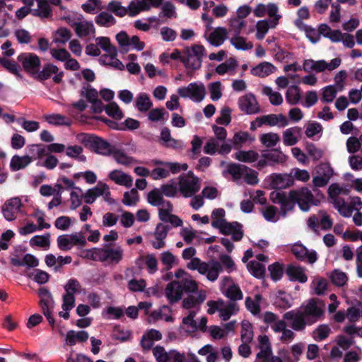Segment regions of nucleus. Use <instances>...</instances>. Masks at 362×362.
<instances>
[{
	"mask_svg": "<svg viewBox=\"0 0 362 362\" xmlns=\"http://www.w3.org/2000/svg\"><path fill=\"white\" fill-rule=\"evenodd\" d=\"M67 23L74 28L76 35L80 37H94L95 28L92 21L84 18L81 14H76L74 16L66 18Z\"/></svg>",
	"mask_w": 362,
	"mask_h": 362,
	"instance_id": "nucleus-7",
	"label": "nucleus"
},
{
	"mask_svg": "<svg viewBox=\"0 0 362 362\" xmlns=\"http://www.w3.org/2000/svg\"><path fill=\"white\" fill-rule=\"evenodd\" d=\"M108 177L115 184L124 186L126 187H132L133 183V179L129 175L119 170L110 171L108 174Z\"/></svg>",
	"mask_w": 362,
	"mask_h": 362,
	"instance_id": "nucleus-32",
	"label": "nucleus"
},
{
	"mask_svg": "<svg viewBox=\"0 0 362 362\" xmlns=\"http://www.w3.org/2000/svg\"><path fill=\"white\" fill-rule=\"evenodd\" d=\"M64 288L65 291L64 294L72 296H75L76 294L81 293L83 290L80 282L76 279H69L64 286Z\"/></svg>",
	"mask_w": 362,
	"mask_h": 362,
	"instance_id": "nucleus-54",
	"label": "nucleus"
},
{
	"mask_svg": "<svg viewBox=\"0 0 362 362\" xmlns=\"http://www.w3.org/2000/svg\"><path fill=\"white\" fill-rule=\"evenodd\" d=\"M107 9L119 17H124L128 15V8L123 6L119 1L114 0L109 2Z\"/></svg>",
	"mask_w": 362,
	"mask_h": 362,
	"instance_id": "nucleus-58",
	"label": "nucleus"
},
{
	"mask_svg": "<svg viewBox=\"0 0 362 362\" xmlns=\"http://www.w3.org/2000/svg\"><path fill=\"white\" fill-rule=\"evenodd\" d=\"M272 331L274 333L281 334L279 337V339L284 344H289L295 338V333L293 330L287 327V324L285 320H280L274 325V326H272Z\"/></svg>",
	"mask_w": 362,
	"mask_h": 362,
	"instance_id": "nucleus-28",
	"label": "nucleus"
},
{
	"mask_svg": "<svg viewBox=\"0 0 362 362\" xmlns=\"http://www.w3.org/2000/svg\"><path fill=\"white\" fill-rule=\"evenodd\" d=\"M117 50L115 53H107L100 57V63L104 65L110 66L118 70H124V65L117 58Z\"/></svg>",
	"mask_w": 362,
	"mask_h": 362,
	"instance_id": "nucleus-38",
	"label": "nucleus"
},
{
	"mask_svg": "<svg viewBox=\"0 0 362 362\" xmlns=\"http://www.w3.org/2000/svg\"><path fill=\"white\" fill-rule=\"evenodd\" d=\"M84 143L86 146L92 151L103 156L111 155L116 146L110 144L102 137H87Z\"/></svg>",
	"mask_w": 362,
	"mask_h": 362,
	"instance_id": "nucleus-16",
	"label": "nucleus"
},
{
	"mask_svg": "<svg viewBox=\"0 0 362 362\" xmlns=\"http://www.w3.org/2000/svg\"><path fill=\"white\" fill-rule=\"evenodd\" d=\"M94 191L95 196L98 197H102L103 199L110 204H114L115 201L111 197V192L108 185L102 182H98L97 185L92 188Z\"/></svg>",
	"mask_w": 362,
	"mask_h": 362,
	"instance_id": "nucleus-41",
	"label": "nucleus"
},
{
	"mask_svg": "<svg viewBox=\"0 0 362 362\" xmlns=\"http://www.w3.org/2000/svg\"><path fill=\"white\" fill-rule=\"evenodd\" d=\"M238 66L237 60L235 58H230L228 61L218 65L215 71L221 76L226 74L234 75L236 73Z\"/></svg>",
	"mask_w": 362,
	"mask_h": 362,
	"instance_id": "nucleus-40",
	"label": "nucleus"
},
{
	"mask_svg": "<svg viewBox=\"0 0 362 362\" xmlns=\"http://www.w3.org/2000/svg\"><path fill=\"white\" fill-rule=\"evenodd\" d=\"M219 289L222 294L230 300V302L241 300L243 293L238 284H235L230 276H223L219 282Z\"/></svg>",
	"mask_w": 362,
	"mask_h": 362,
	"instance_id": "nucleus-12",
	"label": "nucleus"
},
{
	"mask_svg": "<svg viewBox=\"0 0 362 362\" xmlns=\"http://www.w3.org/2000/svg\"><path fill=\"white\" fill-rule=\"evenodd\" d=\"M89 335L86 331L69 330L66 334L64 341L66 345L72 346L76 345L77 343L86 341Z\"/></svg>",
	"mask_w": 362,
	"mask_h": 362,
	"instance_id": "nucleus-34",
	"label": "nucleus"
},
{
	"mask_svg": "<svg viewBox=\"0 0 362 362\" xmlns=\"http://www.w3.org/2000/svg\"><path fill=\"white\" fill-rule=\"evenodd\" d=\"M196 250L189 247L182 251V257L190 261L187 264V267L190 270H196L201 275L206 276L209 281H216L220 273L222 272V267L217 260L203 262L198 257H194Z\"/></svg>",
	"mask_w": 362,
	"mask_h": 362,
	"instance_id": "nucleus-2",
	"label": "nucleus"
},
{
	"mask_svg": "<svg viewBox=\"0 0 362 362\" xmlns=\"http://www.w3.org/2000/svg\"><path fill=\"white\" fill-rule=\"evenodd\" d=\"M122 148L120 146L116 145L112 151L111 155L113 156L116 162L119 164L124 165H129L135 162L132 157L127 156L122 152Z\"/></svg>",
	"mask_w": 362,
	"mask_h": 362,
	"instance_id": "nucleus-46",
	"label": "nucleus"
},
{
	"mask_svg": "<svg viewBox=\"0 0 362 362\" xmlns=\"http://www.w3.org/2000/svg\"><path fill=\"white\" fill-rule=\"evenodd\" d=\"M262 299L260 295H255L252 298L247 297L245 299V306L247 309L254 315H259L260 313L259 303Z\"/></svg>",
	"mask_w": 362,
	"mask_h": 362,
	"instance_id": "nucleus-59",
	"label": "nucleus"
},
{
	"mask_svg": "<svg viewBox=\"0 0 362 362\" xmlns=\"http://www.w3.org/2000/svg\"><path fill=\"white\" fill-rule=\"evenodd\" d=\"M228 24L229 27L228 33H233L234 35L240 34L243 29L246 25L245 20H240L234 16L228 19Z\"/></svg>",
	"mask_w": 362,
	"mask_h": 362,
	"instance_id": "nucleus-57",
	"label": "nucleus"
},
{
	"mask_svg": "<svg viewBox=\"0 0 362 362\" xmlns=\"http://www.w3.org/2000/svg\"><path fill=\"white\" fill-rule=\"evenodd\" d=\"M40 298V305L42 311L48 320L49 325H53L54 319L52 316V310L54 306V301L49 291L45 287L40 288L38 291Z\"/></svg>",
	"mask_w": 362,
	"mask_h": 362,
	"instance_id": "nucleus-15",
	"label": "nucleus"
},
{
	"mask_svg": "<svg viewBox=\"0 0 362 362\" xmlns=\"http://www.w3.org/2000/svg\"><path fill=\"white\" fill-rule=\"evenodd\" d=\"M21 200L18 197H12L5 202L1 206V212L4 218L8 221H14L22 207Z\"/></svg>",
	"mask_w": 362,
	"mask_h": 362,
	"instance_id": "nucleus-21",
	"label": "nucleus"
},
{
	"mask_svg": "<svg viewBox=\"0 0 362 362\" xmlns=\"http://www.w3.org/2000/svg\"><path fill=\"white\" fill-rule=\"evenodd\" d=\"M293 185L291 173L273 174L271 175V186L274 189H285Z\"/></svg>",
	"mask_w": 362,
	"mask_h": 362,
	"instance_id": "nucleus-31",
	"label": "nucleus"
},
{
	"mask_svg": "<svg viewBox=\"0 0 362 362\" xmlns=\"http://www.w3.org/2000/svg\"><path fill=\"white\" fill-rule=\"evenodd\" d=\"M206 305L209 307L208 314L214 315L216 312H218L220 318L224 321L228 320L232 315H235L239 311V305L237 303H226L221 298L216 300H209Z\"/></svg>",
	"mask_w": 362,
	"mask_h": 362,
	"instance_id": "nucleus-6",
	"label": "nucleus"
},
{
	"mask_svg": "<svg viewBox=\"0 0 362 362\" xmlns=\"http://www.w3.org/2000/svg\"><path fill=\"white\" fill-rule=\"evenodd\" d=\"M115 38L119 47L123 52H127L132 49L141 51L145 47V42L141 41L137 35L130 37L125 31L118 33Z\"/></svg>",
	"mask_w": 362,
	"mask_h": 362,
	"instance_id": "nucleus-11",
	"label": "nucleus"
},
{
	"mask_svg": "<svg viewBox=\"0 0 362 362\" xmlns=\"http://www.w3.org/2000/svg\"><path fill=\"white\" fill-rule=\"evenodd\" d=\"M339 91L334 85H329L324 87L322 89V98L321 100L322 103H332L336 98L337 92Z\"/></svg>",
	"mask_w": 362,
	"mask_h": 362,
	"instance_id": "nucleus-63",
	"label": "nucleus"
},
{
	"mask_svg": "<svg viewBox=\"0 0 362 362\" xmlns=\"http://www.w3.org/2000/svg\"><path fill=\"white\" fill-rule=\"evenodd\" d=\"M292 254L296 259L310 264L315 263L317 259V252L313 250H308L301 243H296L291 247Z\"/></svg>",
	"mask_w": 362,
	"mask_h": 362,
	"instance_id": "nucleus-22",
	"label": "nucleus"
},
{
	"mask_svg": "<svg viewBox=\"0 0 362 362\" xmlns=\"http://www.w3.org/2000/svg\"><path fill=\"white\" fill-rule=\"evenodd\" d=\"M124 258V250L119 245H105L99 249V262L109 265L118 264Z\"/></svg>",
	"mask_w": 362,
	"mask_h": 362,
	"instance_id": "nucleus-10",
	"label": "nucleus"
},
{
	"mask_svg": "<svg viewBox=\"0 0 362 362\" xmlns=\"http://www.w3.org/2000/svg\"><path fill=\"white\" fill-rule=\"evenodd\" d=\"M29 244L33 247H38L47 250L50 246V234L35 235L30 240Z\"/></svg>",
	"mask_w": 362,
	"mask_h": 362,
	"instance_id": "nucleus-47",
	"label": "nucleus"
},
{
	"mask_svg": "<svg viewBox=\"0 0 362 362\" xmlns=\"http://www.w3.org/2000/svg\"><path fill=\"white\" fill-rule=\"evenodd\" d=\"M238 105L240 110L246 115H255L261 112L256 97L251 93L240 96L238 100Z\"/></svg>",
	"mask_w": 362,
	"mask_h": 362,
	"instance_id": "nucleus-17",
	"label": "nucleus"
},
{
	"mask_svg": "<svg viewBox=\"0 0 362 362\" xmlns=\"http://www.w3.org/2000/svg\"><path fill=\"white\" fill-rule=\"evenodd\" d=\"M276 68L272 63L264 62L253 67L250 72L253 76L264 78L274 73Z\"/></svg>",
	"mask_w": 362,
	"mask_h": 362,
	"instance_id": "nucleus-36",
	"label": "nucleus"
},
{
	"mask_svg": "<svg viewBox=\"0 0 362 362\" xmlns=\"http://www.w3.org/2000/svg\"><path fill=\"white\" fill-rule=\"evenodd\" d=\"M169 226L163 223L156 225L153 232L154 240H151V245L155 249H161L165 246V238L169 231Z\"/></svg>",
	"mask_w": 362,
	"mask_h": 362,
	"instance_id": "nucleus-27",
	"label": "nucleus"
},
{
	"mask_svg": "<svg viewBox=\"0 0 362 362\" xmlns=\"http://www.w3.org/2000/svg\"><path fill=\"white\" fill-rule=\"evenodd\" d=\"M228 37V30L225 27L215 28L208 35H206L207 42L214 46L222 45Z\"/></svg>",
	"mask_w": 362,
	"mask_h": 362,
	"instance_id": "nucleus-26",
	"label": "nucleus"
},
{
	"mask_svg": "<svg viewBox=\"0 0 362 362\" xmlns=\"http://www.w3.org/2000/svg\"><path fill=\"white\" fill-rule=\"evenodd\" d=\"M163 196L173 198L177 197L179 192V186L176 185L173 180H170L168 183L162 185L160 187Z\"/></svg>",
	"mask_w": 362,
	"mask_h": 362,
	"instance_id": "nucleus-55",
	"label": "nucleus"
},
{
	"mask_svg": "<svg viewBox=\"0 0 362 362\" xmlns=\"http://www.w3.org/2000/svg\"><path fill=\"white\" fill-rule=\"evenodd\" d=\"M329 197L332 204L336 203L337 200H341L343 198L340 197L341 194L347 195L349 190L340 186L337 183H332L328 189Z\"/></svg>",
	"mask_w": 362,
	"mask_h": 362,
	"instance_id": "nucleus-45",
	"label": "nucleus"
},
{
	"mask_svg": "<svg viewBox=\"0 0 362 362\" xmlns=\"http://www.w3.org/2000/svg\"><path fill=\"white\" fill-rule=\"evenodd\" d=\"M106 114L115 119L119 120L124 117L122 110L115 102L107 105L105 108Z\"/></svg>",
	"mask_w": 362,
	"mask_h": 362,
	"instance_id": "nucleus-64",
	"label": "nucleus"
},
{
	"mask_svg": "<svg viewBox=\"0 0 362 362\" xmlns=\"http://www.w3.org/2000/svg\"><path fill=\"white\" fill-rule=\"evenodd\" d=\"M333 205L341 216L345 218H349L352 216L353 211L350 204L346 202L344 199L337 200Z\"/></svg>",
	"mask_w": 362,
	"mask_h": 362,
	"instance_id": "nucleus-62",
	"label": "nucleus"
},
{
	"mask_svg": "<svg viewBox=\"0 0 362 362\" xmlns=\"http://www.w3.org/2000/svg\"><path fill=\"white\" fill-rule=\"evenodd\" d=\"M52 75L53 81L56 83H59L62 81L64 76L63 71H59V68L52 64L47 63L43 66L42 71L37 73V77L40 80H47Z\"/></svg>",
	"mask_w": 362,
	"mask_h": 362,
	"instance_id": "nucleus-25",
	"label": "nucleus"
},
{
	"mask_svg": "<svg viewBox=\"0 0 362 362\" xmlns=\"http://www.w3.org/2000/svg\"><path fill=\"white\" fill-rule=\"evenodd\" d=\"M286 273L291 281L305 283L308 280L304 269L301 267L290 265L287 267Z\"/></svg>",
	"mask_w": 362,
	"mask_h": 362,
	"instance_id": "nucleus-39",
	"label": "nucleus"
},
{
	"mask_svg": "<svg viewBox=\"0 0 362 362\" xmlns=\"http://www.w3.org/2000/svg\"><path fill=\"white\" fill-rule=\"evenodd\" d=\"M226 137H212L204 146L205 153L213 155L216 153L227 154L231 150V145L228 144Z\"/></svg>",
	"mask_w": 362,
	"mask_h": 362,
	"instance_id": "nucleus-20",
	"label": "nucleus"
},
{
	"mask_svg": "<svg viewBox=\"0 0 362 362\" xmlns=\"http://www.w3.org/2000/svg\"><path fill=\"white\" fill-rule=\"evenodd\" d=\"M341 63V59L339 57L332 59L330 62H327L324 59L313 60L311 59H305L303 62V66H300L297 62L287 64L284 66V71L286 72L294 71L296 72L303 69L305 72H316L320 73L325 71H332L337 69Z\"/></svg>",
	"mask_w": 362,
	"mask_h": 362,
	"instance_id": "nucleus-3",
	"label": "nucleus"
},
{
	"mask_svg": "<svg viewBox=\"0 0 362 362\" xmlns=\"http://www.w3.org/2000/svg\"><path fill=\"white\" fill-rule=\"evenodd\" d=\"M128 15L134 17L142 11H148V4L145 0H132L128 6Z\"/></svg>",
	"mask_w": 362,
	"mask_h": 362,
	"instance_id": "nucleus-43",
	"label": "nucleus"
},
{
	"mask_svg": "<svg viewBox=\"0 0 362 362\" xmlns=\"http://www.w3.org/2000/svg\"><path fill=\"white\" fill-rule=\"evenodd\" d=\"M37 7L33 8L32 15L40 18H49L52 16V8L48 1H39Z\"/></svg>",
	"mask_w": 362,
	"mask_h": 362,
	"instance_id": "nucleus-37",
	"label": "nucleus"
},
{
	"mask_svg": "<svg viewBox=\"0 0 362 362\" xmlns=\"http://www.w3.org/2000/svg\"><path fill=\"white\" fill-rule=\"evenodd\" d=\"M62 311L59 313V315L65 320H68L69 318V312L75 305L76 298L75 296L64 294L62 296Z\"/></svg>",
	"mask_w": 362,
	"mask_h": 362,
	"instance_id": "nucleus-42",
	"label": "nucleus"
},
{
	"mask_svg": "<svg viewBox=\"0 0 362 362\" xmlns=\"http://www.w3.org/2000/svg\"><path fill=\"white\" fill-rule=\"evenodd\" d=\"M184 289L180 281L169 283L165 288V296L170 303H175L181 299Z\"/></svg>",
	"mask_w": 362,
	"mask_h": 362,
	"instance_id": "nucleus-30",
	"label": "nucleus"
},
{
	"mask_svg": "<svg viewBox=\"0 0 362 362\" xmlns=\"http://www.w3.org/2000/svg\"><path fill=\"white\" fill-rule=\"evenodd\" d=\"M182 98H189L194 103H201L206 97V90L204 84L201 81L189 83L187 86H182L177 90Z\"/></svg>",
	"mask_w": 362,
	"mask_h": 362,
	"instance_id": "nucleus-9",
	"label": "nucleus"
},
{
	"mask_svg": "<svg viewBox=\"0 0 362 362\" xmlns=\"http://www.w3.org/2000/svg\"><path fill=\"white\" fill-rule=\"evenodd\" d=\"M270 200L279 204L281 206V216L285 217L288 211H292L298 204L303 211H308L311 204H314V197L308 188L300 190H291L288 193L281 191H273L270 193Z\"/></svg>",
	"mask_w": 362,
	"mask_h": 362,
	"instance_id": "nucleus-1",
	"label": "nucleus"
},
{
	"mask_svg": "<svg viewBox=\"0 0 362 362\" xmlns=\"http://www.w3.org/2000/svg\"><path fill=\"white\" fill-rule=\"evenodd\" d=\"M263 157L267 160L269 165H274L276 163H284L286 160V156L280 151H272L264 152Z\"/></svg>",
	"mask_w": 362,
	"mask_h": 362,
	"instance_id": "nucleus-52",
	"label": "nucleus"
},
{
	"mask_svg": "<svg viewBox=\"0 0 362 362\" xmlns=\"http://www.w3.org/2000/svg\"><path fill=\"white\" fill-rule=\"evenodd\" d=\"M177 180L179 192L185 198L193 197L201 189V180L192 171L180 175Z\"/></svg>",
	"mask_w": 362,
	"mask_h": 362,
	"instance_id": "nucleus-5",
	"label": "nucleus"
},
{
	"mask_svg": "<svg viewBox=\"0 0 362 362\" xmlns=\"http://www.w3.org/2000/svg\"><path fill=\"white\" fill-rule=\"evenodd\" d=\"M0 64L10 73L14 74L17 78H23L21 68L14 61L0 57Z\"/></svg>",
	"mask_w": 362,
	"mask_h": 362,
	"instance_id": "nucleus-50",
	"label": "nucleus"
},
{
	"mask_svg": "<svg viewBox=\"0 0 362 362\" xmlns=\"http://www.w3.org/2000/svg\"><path fill=\"white\" fill-rule=\"evenodd\" d=\"M17 59L26 72L31 75L37 74L40 59L36 54L30 52L21 53L18 56Z\"/></svg>",
	"mask_w": 362,
	"mask_h": 362,
	"instance_id": "nucleus-19",
	"label": "nucleus"
},
{
	"mask_svg": "<svg viewBox=\"0 0 362 362\" xmlns=\"http://www.w3.org/2000/svg\"><path fill=\"white\" fill-rule=\"evenodd\" d=\"M135 106L139 112H146L150 110L153 103L147 93H141L136 96Z\"/></svg>",
	"mask_w": 362,
	"mask_h": 362,
	"instance_id": "nucleus-44",
	"label": "nucleus"
},
{
	"mask_svg": "<svg viewBox=\"0 0 362 362\" xmlns=\"http://www.w3.org/2000/svg\"><path fill=\"white\" fill-rule=\"evenodd\" d=\"M288 124V119L282 114H269L256 117L250 122V129L252 132L264 126L284 127Z\"/></svg>",
	"mask_w": 362,
	"mask_h": 362,
	"instance_id": "nucleus-8",
	"label": "nucleus"
},
{
	"mask_svg": "<svg viewBox=\"0 0 362 362\" xmlns=\"http://www.w3.org/2000/svg\"><path fill=\"white\" fill-rule=\"evenodd\" d=\"M218 230L223 235H230L234 241H239L243 237V226L237 221H226Z\"/></svg>",
	"mask_w": 362,
	"mask_h": 362,
	"instance_id": "nucleus-24",
	"label": "nucleus"
},
{
	"mask_svg": "<svg viewBox=\"0 0 362 362\" xmlns=\"http://www.w3.org/2000/svg\"><path fill=\"white\" fill-rule=\"evenodd\" d=\"M225 216L226 211L223 209H215L211 214V226L214 228L218 229L223 223L226 221Z\"/></svg>",
	"mask_w": 362,
	"mask_h": 362,
	"instance_id": "nucleus-61",
	"label": "nucleus"
},
{
	"mask_svg": "<svg viewBox=\"0 0 362 362\" xmlns=\"http://www.w3.org/2000/svg\"><path fill=\"white\" fill-rule=\"evenodd\" d=\"M32 162V158L28 156H14L11 160L10 167L13 171H17L28 166Z\"/></svg>",
	"mask_w": 362,
	"mask_h": 362,
	"instance_id": "nucleus-49",
	"label": "nucleus"
},
{
	"mask_svg": "<svg viewBox=\"0 0 362 362\" xmlns=\"http://www.w3.org/2000/svg\"><path fill=\"white\" fill-rule=\"evenodd\" d=\"M204 55L205 48L203 45H193L184 49L181 62L187 69L197 70L201 67Z\"/></svg>",
	"mask_w": 362,
	"mask_h": 362,
	"instance_id": "nucleus-4",
	"label": "nucleus"
},
{
	"mask_svg": "<svg viewBox=\"0 0 362 362\" xmlns=\"http://www.w3.org/2000/svg\"><path fill=\"white\" fill-rule=\"evenodd\" d=\"M230 44L237 50L250 51L252 49L253 42L240 34L233 35L230 38Z\"/></svg>",
	"mask_w": 362,
	"mask_h": 362,
	"instance_id": "nucleus-33",
	"label": "nucleus"
},
{
	"mask_svg": "<svg viewBox=\"0 0 362 362\" xmlns=\"http://www.w3.org/2000/svg\"><path fill=\"white\" fill-rule=\"evenodd\" d=\"M275 304L281 308L288 309L293 305V298L290 294L279 291L276 296Z\"/></svg>",
	"mask_w": 362,
	"mask_h": 362,
	"instance_id": "nucleus-53",
	"label": "nucleus"
},
{
	"mask_svg": "<svg viewBox=\"0 0 362 362\" xmlns=\"http://www.w3.org/2000/svg\"><path fill=\"white\" fill-rule=\"evenodd\" d=\"M247 267L249 272L257 278H262L265 272V265L257 260L250 262Z\"/></svg>",
	"mask_w": 362,
	"mask_h": 362,
	"instance_id": "nucleus-60",
	"label": "nucleus"
},
{
	"mask_svg": "<svg viewBox=\"0 0 362 362\" xmlns=\"http://www.w3.org/2000/svg\"><path fill=\"white\" fill-rule=\"evenodd\" d=\"M86 244V237L81 233L62 235L57 238L59 248L64 251L69 250L74 246L83 247Z\"/></svg>",
	"mask_w": 362,
	"mask_h": 362,
	"instance_id": "nucleus-14",
	"label": "nucleus"
},
{
	"mask_svg": "<svg viewBox=\"0 0 362 362\" xmlns=\"http://www.w3.org/2000/svg\"><path fill=\"white\" fill-rule=\"evenodd\" d=\"M95 22L100 26L110 27L116 23V19L111 13L102 11L95 16Z\"/></svg>",
	"mask_w": 362,
	"mask_h": 362,
	"instance_id": "nucleus-51",
	"label": "nucleus"
},
{
	"mask_svg": "<svg viewBox=\"0 0 362 362\" xmlns=\"http://www.w3.org/2000/svg\"><path fill=\"white\" fill-rule=\"evenodd\" d=\"M96 119H100L106 123L112 129H119L122 130H135L139 128L140 122L133 118H127L124 120V122L120 124V127H118V124L115 122L109 120L105 118H103L101 117H95Z\"/></svg>",
	"mask_w": 362,
	"mask_h": 362,
	"instance_id": "nucleus-29",
	"label": "nucleus"
},
{
	"mask_svg": "<svg viewBox=\"0 0 362 362\" xmlns=\"http://www.w3.org/2000/svg\"><path fill=\"white\" fill-rule=\"evenodd\" d=\"M316 175L313 178L315 187H323L329 182L334 170L328 163H322L315 168Z\"/></svg>",
	"mask_w": 362,
	"mask_h": 362,
	"instance_id": "nucleus-18",
	"label": "nucleus"
},
{
	"mask_svg": "<svg viewBox=\"0 0 362 362\" xmlns=\"http://www.w3.org/2000/svg\"><path fill=\"white\" fill-rule=\"evenodd\" d=\"M324 305L319 300L315 299L309 300L303 305L300 310L308 320V325L317 322L324 313Z\"/></svg>",
	"mask_w": 362,
	"mask_h": 362,
	"instance_id": "nucleus-13",
	"label": "nucleus"
},
{
	"mask_svg": "<svg viewBox=\"0 0 362 362\" xmlns=\"http://www.w3.org/2000/svg\"><path fill=\"white\" fill-rule=\"evenodd\" d=\"M284 320L291 321V326L295 331H301L308 325V320L303 312L299 310H291L284 315Z\"/></svg>",
	"mask_w": 362,
	"mask_h": 362,
	"instance_id": "nucleus-23",
	"label": "nucleus"
},
{
	"mask_svg": "<svg viewBox=\"0 0 362 362\" xmlns=\"http://www.w3.org/2000/svg\"><path fill=\"white\" fill-rule=\"evenodd\" d=\"M148 113V119L152 122H165L168 117V113L164 108H154L150 109Z\"/></svg>",
	"mask_w": 362,
	"mask_h": 362,
	"instance_id": "nucleus-48",
	"label": "nucleus"
},
{
	"mask_svg": "<svg viewBox=\"0 0 362 362\" xmlns=\"http://www.w3.org/2000/svg\"><path fill=\"white\" fill-rule=\"evenodd\" d=\"M300 100V90L297 86H291L286 93V102L294 105L299 103Z\"/></svg>",
	"mask_w": 362,
	"mask_h": 362,
	"instance_id": "nucleus-56",
	"label": "nucleus"
},
{
	"mask_svg": "<svg viewBox=\"0 0 362 362\" xmlns=\"http://www.w3.org/2000/svg\"><path fill=\"white\" fill-rule=\"evenodd\" d=\"M162 339V334L156 329H151L148 330L143 335L141 340V345L143 349L149 350L153 346L155 341Z\"/></svg>",
	"mask_w": 362,
	"mask_h": 362,
	"instance_id": "nucleus-35",
	"label": "nucleus"
}]
</instances>
